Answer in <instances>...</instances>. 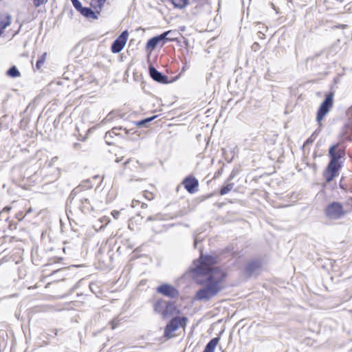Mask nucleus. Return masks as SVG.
<instances>
[{
    "mask_svg": "<svg viewBox=\"0 0 352 352\" xmlns=\"http://www.w3.org/2000/svg\"><path fill=\"white\" fill-rule=\"evenodd\" d=\"M32 211V208H30L27 210V212H26L25 214H28L30 213Z\"/></svg>",
    "mask_w": 352,
    "mask_h": 352,
    "instance_id": "4c0bfd02",
    "label": "nucleus"
},
{
    "mask_svg": "<svg viewBox=\"0 0 352 352\" xmlns=\"http://www.w3.org/2000/svg\"><path fill=\"white\" fill-rule=\"evenodd\" d=\"M333 94L329 93L327 94L324 100L321 103L316 116V120L318 122H320L325 115L329 112L330 108L333 105Z\"/></svg>",
    "mask_w": 352,
    "mask_h": 352,
    "instance_id": "20e7f679",
    "label": "nucleus"
},
{
    "mask_svg": "<svg viewBox=\"0 0 352 352\" xmlns=\"http://www.w3.org/2000/svg\"><path fill=\"white\" fill-rule=\"evenodd\" d=\"M57 159H58V157H55L52 158V162H56V160Z\"/></svg>",
    "mask_w": 352,
    "mask_h": 352,
    "instance_id": "a19ab883",
    "label": "nucleus"
},
{
    "mask_svg": "<svg viewBox=\"0 0 352 352\" xmlns=\"http://www.w3.org/2000/svg\"><path fill=\"white\" fill-rule=\"evenodd\" d=\"M313 142H314V140L311 138V137H310L309 138H308L306 140V142H305V144H311Z\"/></svg>",
    "mask_w": 352,
    "mask_h": 352,
    "instance_id": "e433bc0d",
    "label": "nucleus"
},
{
    "mask_svg": "<svg viewBox=\"0 0 352 352\" xmlns=\"http://www.w3.org/2000/svg\"><path fill=\"white\" fill-rule=\"evenodd\" d=\"M197 239H195V243H194V246H195V247H196V245H197Z\"/></svg>",
    "mask_w": 352,
    "mask_h": 352,
    "instance_id": "37998d69",
    "label": "nucleus"
},
{
    "mask_svg": "<svg viewBox=\"0 0 352 352\" xmlns=\"http://www.w3.org/2000/svg\"><path fill=\"white\" fill-rule=\"evenodd\" d=\"M234 184L233 183L228 184L227 185L223 186L220 190V195H224L230 192L234 188Z\"/></svg>",
    "mask_w": 352,
    "mask_h": 352,
    "instance_id": "5701e85b",
    "label": "nucleus"
},
{
    "mask_svg": "<svg viewBox=\"0 0 352 352\" xmlns=\"http://www.w3.org/2000/svg\"><path fill=\"white\" fill-rule=\"evenodd\" d=\"M120 130H124L126 135L129 134L131 130H129L126 128L120 127H113L111 131L107 132L104 135V139L107 144L111 145L113 144L112 138L114 135H119L120 134L118 133Z\"/></svg>",
    "mask_w": 352,
    "mask_h": 352,
    "instance_id": "ddd939ff",
    "label": "nucleus"
},
{
    "mask_svg": "<svg viewBox=\"0 0 352 352\" xmlns=\"http://www.w3.org/2000/svg\"><path fill=\"white\" fill-rule=\"evenodd\" d=\"M129 36V32L127 30L123 31L118 37L113 42L111 50V52L114 54H117L120 52L124 47L127 38Z\"/></svg>",
    "mask_w": 352,
    "mask_h": 352,
    "instance_id": "423d86ee",
    "label": "nucleus"
},
{
    "mask_svg": "<svg viewBox=\"0 0 352 352\" xmlns=\"http://www.w3.org/2000/svg\"><path fill=\"white\" fill-rule=\"evenodd\" d=\"M115 112L113 111H111L107 116L102 120L103 123L108 122L113 119Z\"/></svg>",
    "mask_w": 352,
    "mask_h": 352,
    "instance_id": "bb28decb",
    "label": "nucleus"
},
{
    "mask_svg": "<svg viewBox=\"0 0 352 352\" xmlns=\"http://www.w3.org/2000/svg\"><path fill=\"white\" fill-rule=\"evenodd\" d=\"M156 117H157V116H154L146 118L145 119H143L142 120L136 122H135V125L139 126V127H143V126H146V124L147 123L153 121Z\"/></svg>",
    "mask_w": 352,
    "mask_h": 352,
    "instance_id": "4be33fe9",
    "label": "nucleus"
},
{
    "mask_svg": "<svg viewBox=\"0 0 352 352\" xmlns=\"http://www.w3.org/2000/svg\"><path fill=\"white\" fill-rule=\"evenodd\" d=\"M24 216L23 215L22 212H19L16 214V218L21 221L23 219Z\"/></svg>",
    "mask_w": 352,
    "mask_h": 352,
    "instance_id": "c9c22d12",
    "label": "nucleus"
},
{
    "mask_svg": "<svg viewBox=\"0 0 352 352\" xmlns=\"http://www.w3.org/2000/svg\"><path fill=\"white\" fill-rule=\"evenodd\" d=\"M100 11L101 10H96V12H94L90 8L83 7L80 12L86 18L97 19L98 18V15L100 13Z\"/></svg>",
    "mask_w": 352,
    "mask_h": 352,
    "instance_id": "2eb2a0df",
    "label": "nucleus"
},
{
    "mask_svg": "<svg viewBox=\"0 0 352 352\" xmlns=\"http://www.w3.org/2000/svg\"><path fill=\"white\" fill-rule=\"evenodd\" d=\"M6 74L8 76L12 78H17L21 76V74L19 69L16 66L11 67L7 72Z\"/></svg>",
    "mask_w": 352,
    "mask_h": 352,
    "instance_id": "6ab92c4d",
    "label": "nucleus"
},
{
    "mask_svg": "<svg viewBox=\"0 0 352 352\" xmlns=\"http://www.w3.org/2000/svg\"><path fill=\"white\" fill-rule=\"evenodd\" d=\"M9 218L10 217L8 214H6L5 212L0 211V221H7Z\"/></svg>",
    "mask_w": 352,
    "mask_h": 352,
    "instance_id": "c756f323",
    "label": "nucleus"
},
{
    "mask_svg": "<svg viewBox=\"0 0 352 352\" xmlns=\"http://www.w3.org/2000/svg\"><path fill=\"white\" fill-rule=\"evenodd\" d=\"M141 207L142 208H146L147 207V204H144V203H142V205H141Z\"/></svg>",
    "mask_w": 352,
    "mask_h": 352,
    "instance_id": "58836bf2",
    "label": "nucleus"
},
{
    "mask_svg": "<svg viewBox=\"0 0 352 352\" xmlns=\"http://www.w3.org/2000/svg\"><path fill=\"white\" fill-rule=\"evenodd\" d=\"M148 70L150 76L155 81L162 84H168L169 82L168 77L157 71L153 66L151 65Z\"/></svg>",
    "mask_w": 352,
    "mask_h": 352,
    "instance_id": "9b49d317",
    "label": "nucleus"
},
{
    "mask_svg": "<svg viewBox=\"0 0 352 352\" xmlns=\"http://www.w3.org/2000/svg\"><path fill=\"white\" fill-rule=\"evenodd\" d=\"M143 195L145 197V199L148 200H152L154 199V195L152 192H150L147 190L144 191Z\"/></svg>",
    "mask_w": 352,
    "mask_h": 352,
    "instance_id": "c85d7f7f",
    "label": "nucleus"
},
{
    "mask_svg": "<svg viewBox=\"0 0 352 352\" xmlns=\"http://www.w3.org/2000/svg\"><path fill=\"white\" fill-rule=\"evenodd\" d=\"M171 307V304L164 301L157 300L154 305V310L155 312L162 315L164 318L168 316V312Z\"/></svg>",
    "mask_w": 352,
    "mask_h": 352,
    "instance_id": "f8f14e48",
    "label": "nucleus"
},
{
    "mask_svg": "<svg viewBox=\"0 0 352 352\" xmlns=\"http://www.w3.org/2000/svg\"><path fill=\"white\" fill-rule=\"evenodd\" d=\"M12 18L10 15H7L6 17L0 21V30L3 32V30L10 25Z\"/></svg>",
    "mask_w": 352,
    "mask_h": 352,
    "instance_id": "a211bd4d",
    "label": "nucleus"
},
{
    "mask_svg": "<svg viewBox=\"0 0 352 352\" xmlns=\"http://www.w3.org/2000/svg\"><path fill=\"white\" fill-rule=\"evenodd\" d=\"M338 146V144H334L329 148L330 160L335 159L336 162H339V160L344 156V152L341 149H337Z\"/></svg>",
    "mask_w": 352,
    "mask_h": 352,
    "instance_id": "4468645a",
    "label": "nucleus"
},
{
    "mask_svg": "<svg viewBox=\"0 0 352 352\" xmlns=\"http://www.w3.org/2000/svg\"><path fill=\"white\" fill-rule=\"evenodd\" d=\"M327 217L332 219H340L344 214L343 206L340 202L334 201L329 204L325 210Z\"/></svg>",
    "mask_w": 352,
    "mask_h": 352,
    "instance_id": "7ed1b4c3",
    "label": "nucleus"
},
{
    "mask_svg": "<svg viewBox=\"0 0 352 352\" xmlns=\"http://www.w3.org/2000/svg\"><path fill=\"white\" fill-rule=\"evenodd\" d=\"M78 201L80 204L79 208L82 212L85 213L93 210V208L90 205L89 201L87 198L81 197Z\"/></svg>",
    "mask_w": 352,
    "mask_h": 352,
    "instance_id": "dca6fc26",
    "label": "nucleus"
},
{
    "mask_svg": "<svg viewBox=\"0 0 352 352\" xmlns=\"http://www.w3.org/2000/svg\"><path fill=\"white\" fill-rule=\"evenodd\" d=\"M189 0H171L175 8H184L188 3Z\"/></svg>",
    "mask_w": 352,
    "mask_h": 352,
    "instance_id": "412c9836",
    "label": "nucleus"
},
{
    "mask_svg": "<svg viewBox=\"0 0 352 352\" xmlns=\"http://www.w3.org/2000/svg\"><path fill=\"white\" fill-rule=\"evenodd\" d=\"M11 209L12 208L10 206H6L1 211L5 212L6 214H8Z\"/></svg>",
    "mask_w": 352,
    "mask_h": 352,
    "instance_id": "72a5a7b5",
    "label": "nucleus"
},
{
    "mask_svg": "<svg viewBox=\"0 0 352 352\" xmlns=\"http://www.w3.org/2000/svg\"><path fill=\"white\" fill-rule=\"evenodd\" d=\"M158 293L164 296L175 298L179 295L178 291L173 286L168 284H162L157 288Z\"/></svg>",
    "mask_w": 352,
    "mask_h": 352,
    "instance_id": "1a4fd4ad",
    "label": "nucleus"
},
{
    "mask_svg": "<svg viewBox=\"0 0 352 352\" xmlns=\"http://www.w3.org/2000/svg\"><path fill=\"white\" fill-rule=\"evenodd\" d=\"M71 1H72L73 6L75 8V9L77 11L80 12V10L83 8L80 1L79 0H71Z\"/></svg>",
    "mask_w": 352,
    "mask_h": 352,
    "instance_id": "a878e982",
    "label": "nucleus"
},
{
    "mask_svg": "<svg viewBox=\"0 0 352 352\" xmlns=\"http://www.w3.org/2000/svg\"><path fill=\"white\" fill-rule=\"evenodd\" d=\"M54 331H55L54 334L56 336L57 335V330L55 329Z\"/></svg>",
    "mask_w": 352,
    "mask_h": 352,
    "instance_id": "c03bdc74",
    "label": "nucleus"
},
{
    "mask_svg": "<svg viewBox=\"0 0 352 352\" xmlns=\"http://www.w3.org/2000/svg\"><path fill=\"white\" fill-rule=\"evenodd\" d=\"M57 159H58V157H55L52 158V162H56V160Z\"/></svg>",
    "mask_w": 352,
    "mask_h": 352,
    "instance_id": "79ce46f5",
    "label": "nucleus"
},
{
    "mask_svg": "<svg viewBox=\"0 0 352 352\" xmlns=\"http://www.w3.org/2000/svg\"><path fill=\"white\" fill-rule=\"evenodd\" d=\"M119 214H120V212H118V211L114 210L112 212V215L116 219H117L118 217Z\"/></svg>",
    "mask_w": 352,
    "mask_h": 352,
    "instance_id": "f704fd0d",
    "label": "nucleus"
},
{
    "mask_svg": "<svg viewBox=\"0 0 352 352\" xmlns=\"http://www.w3.org/2000/svg\"><path fill=\"white\" fill-rule=\"evenodd\" d=\"M222 352H226V351H225V350H222Z\"/></svg>",
    "mask_w": 352,
    "mask_h": 352,
    "instance_id": "49530a36",
    "label": "nucleus"
},
{
    "mask_svg": "<svg viewBox=\"0 0 352 352\" xmlns=\"http://www.w3.org/2000/svg\"><path fill=\"white\" fill-rule=\"evenodd\" d=\"M106 0H91V6L95 9L98 8L100 10H101Z\"/></svg>",
    "mask_w": 352,
    "mask_h": 352,
    "instance_id": "393cba45",
    "label": "nucleus"
},
{
    "mask_svg": "<svg viewBox=\"0 0 352 352\" xmlns=\"http://www.w3.org/2000/svg\"><path fill=\"white\" fill-rule=\"evenodd\" d=\"M47 55V53L45 52L38 57V59L36 63V69L37 70H40L41 69V67H43V65L46 60Z\"/></svg>",
    "mask_w": 352,
    "mask_h": 352,
    "instance_id": "aec40b11",
    "label": "nucleus"
},
{
    "mask_svg": "<svg viewBox=\"0 0 352 352\" xmlns=\"http://www.w3.org/2000/svg\"><path fill=\"white\" fill-rule=\"evenodd\" d=\"M118 321L116 319L112 320L111 322V329H116V327L118 326Z\"/></svg>",
    "mask_w": 352,
    "mask_h": 352,
    "instance_id": "7c9ffc66",
    "label": "nucleus"
},
{
    "mask_svg": "<svg viewBox=\"0 0 352 352\" xmlns=\"http://www.w3.org/2000/svg\"><path fill=\"white\" fill-rule=\"evenodd\" d=\"M184 188L189 193H194L198 190V180L193 176L186 177L182 182Z\"/></svg>",
    "mask_w": 352,
    "mask_h": 352,
    "instance_id": "9d476101",
    "label": "nucleus"
},
{
    "mask_svg": "<svg viewBox=\"0 0 352 352\" xmlns=\"http://www.w3.org/2000/svg\"><path fill=\"white\" fill-rule=\"evenodd\" d=\"M261 269V262L259 260H252L246 264L245 273L248 277L257 276Z\"/></svg>",
    "mask_w": 352,
    "mask_h": 352,
    "instance_id": "6e6552de",
    "label": "nucleus"
},
{
    "mask_svg": "<svg viewBox=\"0 0 352 352\" xmlns=\"http://www.w3.org/2000/svg\"><path fill=\"white\" fill-rule=\"evenodd\" d=\"M76 195V190H74L70 193L69 198L67 201V207H72V206L74 204H76V200H75V197Z\"/></svg>",
    "mask_w": 352,
    "mask_h": 352,
    "instance_id": "b1692460",
    "label": "nucleus"
},
{
    "mask_svg": "<svg viewBox=\"0 0 352 352\" xmlns=\"http://www.w3.org/2000/svg\"><path fill=\"white\" fill-rule=\"evenodd\" d=\"M186 317H175L166 326L164 329V336L167 338H171L173 332L176 331L179 327H184L186 325Z\"/></svg>",
    "mask_w": 352,
    "mask_h": 352,
    "instance_id": "f03ea898",
    "label": "nucleus"
},
{
    "mask_svg": "<svg viewBox=\"0 0 352 352\" xmlns=\"http://www.w3.org/2000/svg\"><path fill=\"white\" fill-rule=\"evenodd\" d=\"M219 340V337H215L211 339L206 345L203 352H214V349L217 347Z\"/></svg>",
    "mask_w": 352,
    "mask_h": 352,
    "instance_id": "f3484780",
    "label": "nucleus"
},
{
    "mask_svg": "<svg viewBox=\"0 0 352 352\" xmlns=\"http://www.w3.org/2000/svg\"><path fill=\"white\" fill-rule=\"evenodd\" d=\"M64 270H65V268L58 269V270H54V271L52 272L51 275H54V274H55L60 273V272H63V271H64Z\"/></svg>",
    "mask_w": 352,
    "mask_h": 352,
    "instance_id": "473e14b6",
    "label": "nucleus"
},
{
    "mask_svg": "<svg viewBox=\"0 0 352 352\" xmlns=\"http://www.w3.org/2000/svg\"><path fill=\"white\" fill-rule=\"evenodd\" d=\"M116 161V162H119L120 160L117 159Z\"/></svg>",
    "mask_w": 352,
    "mask_h": 352,
    "instance_id": "a18cd8bd",
    "label": "nucleus"
},
{
    "mask_svg": "<svg viewBox=\"0 0 352 352\" xmlns=\"http://www.w3.org/2000/svg\"><path fill=\"white\" fill-rule=\"evenodd\" d=\"M140 201L138 200H133L131 203V207L135 208L138 204H140Z\"/></svg>",
    "mask_w": 352,
    "mask_h": 352,
    "instance_id": "2f4dec72",
    "label": "nucleus"
},
{
    "mask_svg": "<svg viewBox=\"0 0 352 352\" xmlns=\"http://www.w3.org/2000/svg\"><path fill=\"white\" fill-rule=\"evenodd\" d=\"M342 165L340 162H336L335 159L330 160L326 168L325 178L327 182H330L338 175V171Z\"/></svg>",
    "mask_w": 352,
    "mask_h": 352,
    "instance_id": "39448f33",
    "label": "nucleus"
},
{
    "mask_svg": "<svg viewBox=\"0 0 352 352\" xmlns=\"http://www.w3.org/2000/svg\"><path fill=\"white\" fill-rule=\"evenodd\" d=\"M200 259L199 265L195 267L192 272L202 276L203 278L199 283L203 285V287L197 291L195 299L206 302L216 296L223 289L226 274L220 268L210 265L214 263L212 256H201Z\"/></svg>",
    "mask_w": 352,
    "mask_h": 352,
    "instance_id": "f257e3e1",
    "label": "nucleus"
},
{
    "mask_svg": "<svg viewBox=\"0 0 352 352\" xmlns=\"http://www.w3.org/2000/svg\"><path fill=\"white\" fill-rule=\"evenodd\" d=\"M172 33H173V32L171 30H168V31H166V32L161 34L160 35H158V36H154V37L150 38L146 43V48L147 50H150V49L153 50L162 41L173 40V38L167 37L168 35H169Z\"/></svg>",
    "mask_w": 352,
    "mask_h": 352,
    "instance_id": "0eeeda50",
    "label": "nucleus"
},
{
    "mask_svg": "<svg viewBox=\"0 0 352 352\" xmlns=\"http://www.w3.org/2000/svg\"><path fill=\"white\" fill-rule=\"evenodd\" d=\"M153 219V218L151 216H150V217H148L147 218V221H152Z\"/></svg>",
    "mask_w": 352,
    "mask_h": 352,
    "instance_id": "ea45409f",
    "label": "nucleus"
},
{
    "mask_svg": "<svg viewBox=\"0 0 352 352\" xmlns=\"http://www.w3.org/2000/svg\"><path fill=\"white\" fill-rule=\"evenodd\" d=\"M32 1L34 3V6L36 8H38V7L41 6V5L46 3L48 1V0H32Z\"/></svg>",
    "mask_w": 352,
    "mask_h": 352,
    "instance_id": "cd10ccee",
    "label": "nucleus"
}]
</instances>
